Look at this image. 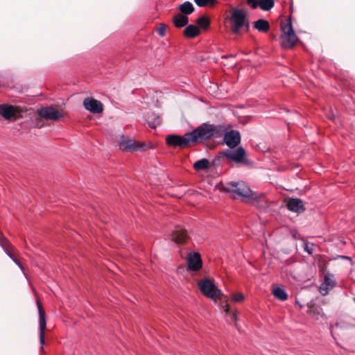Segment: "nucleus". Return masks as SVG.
<instances>
[{
	"label": "nucleus",
	"mask_w": 355,
	"mask_h": 355,
	"mask_svg": "<svg viewBox=\"0 0 355 355\" xmlns=\"http://www.w3.org/2000/svg\"><path fill=\"white\" fill-rule=\"evenodd\" d=\"M227 190L232 193L234 199H241L243 202L257 205L262 201L263 195L253 192L250 187L243 181L228 184Z\"/></svg>",
	"instance_id": "1"
},
{
	"label": "nucleus",
	"mask_w": 355,
	"mask_h": 355,
	"mask_svg": "<svg viewBox=\"0 0 355 355\" xmlns=\"http://www.w3.org/2000/svg\"><path fill=\"white\" fill-rule=\"evenodd\" d=\"M225 131V125H212L204 123L189 132L192 143L220 138Z\"/></svg>",
	"instance_id": "2"
},
{
	"label": "nucleus",
	"mask_w": 355,
	"mask_h": 355,
	"mask_svg": "<svg viewBox=\"0 0 355 355\" xmlns=\"http://www.w3.org/2000/svg\"><path fill=\"white\" fill-rule=\"evenodd\" d=\"M248 18L247 10L244 8H235L232 10L230 16V31L234 35H239Z\"/></svg>",
	"instance_id": "3"
},
{
	"label": "nucleus",
	"mask_w": 355,
	"mask_h": 355,
	"mask_svg": "<svg viewBox=\"0 0 355 355\" xmlns=\"http://www.w3.org/2000/svg\"><path fill=\"white\" fill-rule=\"evenodd\" d=\"M282 46L286 49H291L295 46L297 37L293 30L291 19L281 24Z\"/></svg>",
	"instance_id": "4"
},
{
	"label": "nucleus",
	"mask_w": 355,
	"mask_h": 355,
	"mask_svg": "<svg viewBox=\"0 0 355 355\" xmlns=\"http://www.w3.org/2000/svg\"><path fill=\"white\" fill-rule=\"evenodd\" d=\"M198 286L200 291L206 297L216 300L222 295V292L215 285L214 282L209 279H205L199 282Z\"/></svg>",
	"instance_id": "5"
},
{
	"label": "nucleus",
	"mask_w": 355,
	"mask_h": 355,
	"mask_svg": "<svg viewBox=\"0 0 355 355\" xmlns=\"http://www.w3.org/2000/svg\"><path fill=\"white\" fill-rule=\"evenodd\" d=\"M166 141L168 146L181 148H187L192 143L189 132L185 133L184 136L169 135L167 136Z\"/></svg>",
	"instance_id": "6"
},
{
	"label": "nucleus",
	"mask_w": 355,
	"mask_h": 355,
	"mask_svg": "<svg viewBox=\"0 0 355 355\" xmlns=\"http://www.w3.org/2000/svg\"><path fill=\"white\" fill-rule=\"evenodd\" d=\"M121 150L126 152L145 151L148 146L145 143H141L130 139L123 138L119 142Z\"/></svg>",
	"instance_id": "7"
},
{
	"label": "nucleus",
	"mask_w": 355,
	"mask_h": 355,
	"mask_svg": "<svg viewBox=\"0 0 355 355\" xmlns=\"http://www.w3.org/2000/svg\"><path fill=\"white\" fill-rule=\"evenodd\" d=\"M231 127V125H225V131L222 137H223L225 144L230 148H234L240 144L241 135L238 130H231L227 131Z\"/></svg>",
	"instance_id": "8"
},
{
	"label": "nucleus",
	"mask_w": 355,
	"mask_h": 355,
	"mask_svg": "<svg viewBox=\"0 0 355 355\" xmlns=\"http://www.w3.org/2000/svg\"><path fill=\"white\" fill-rule=\"evenodd\" d=\"M246 153L245 149L240 146L236 150H225L223 152V157L226 159L234 161L237 163H242L244 162Z\"/></svg>",
	"instance_id": "9"
},
{
	"label": "nucleus",
	"mask_w": 355,
	"mask_h": 355,
	"mask_svg": "<svg viewBox=\"0 0 355 355\" xmlns=\"http://www.w3.org/2000/svg\"><path fill=\"white\" fill-rule=\"evenodd\" d=\"M37 112L40 117L46 120L57 121L62 117V113L52 106L42 107L38 110Z\"/></svg>",
	"instance_id": "10"
},
{
	"label": "nucleus",
	"mask_w": 355,
	"mask_h": 355,
	"mask_svg": "<svg viewBox=\"0 0 355 355\" xmlns=\"http://www.w3.org/2000/svg\"><path fill=\"white\" fill-rule=\"evenodd\" d=\"M37 305L39 312V324H40V343L41 348L43 349V346L45 343L44 340V331L46 327V321L45 317V312L42 309L41 303L37 300Z\"/></svg>",
	"instance_id": "11"
},
{
	"label": "nucleus",
	"mask_w": 355,
	"mask_h": 355,
	"mask_svg": "<svg viewBox=\"0 0 355 355\" xmlns=\"http://www.w3.org/2000/svg\"><path fill=\"white\" fill-rule=\"evenodd\" d=\"M336 285L334 275L327 272L324 277V282L319 287L320 293L322 296L327 295Z\"/></svg>",
	"instance_id": "12"
},
{
	"label": "nucleus",
	"mask_w": 355,
	"mask_h": 355,
	"mask_svg": "<svg viewBox=\"0 0 355 355\" xmlns=\"http://www.w3.org/2000/svg\"><path fill=\"white\" fill-rule=\"evenodd\" d=\"M83 105L87 110L94 114H100L103 110V104L99 101L92 98H86L83 101Z\"/></svg>",
	"instance_id": "13"
},
{
	"label": "nucleus",
	"mask_w": 355,
	"mask_h": 355,
	"mask_svg": "<svg viewBox=\"0 0 355 355\" xmlns=\"http://www.w3.org/2000/svg\"><path fill=\"white\" fill-rule=\"evenodd\" d=\"M0 245L3 249L6 254L20 268L24 270V266L9 251L8 247L10 245L9 241L0 232Z\"/></svg>",
	"instance_id": "14"
},
{
	"label": "nucleus",
	"mask_w": 355,
	"mask_h": 355,
	"mask_svg": "<svg viewBox=\"0 0 355 355\" xmlns=\"http://www.w3.org/2000/svg\"><path fill=\"white\" fill-rule=\"evenodd\" d=\"M188 268L190 270L198 271L202 267V259L198 253H191L187 259Z\"/></svg>",
	"instance_id": "15"
},
{
	"label": "nucleus",
	"mask_w": 355,
	"mask_h": 355,
	"mask_svg": "<svg viewBox=\"0 0 355 355\" xmlns=\"http://www.w3.org/2000/svg\"><path fill=\"white\" fill-rule=\"evenodd\" d=\"M17 114L15 107L6 103L0 104V115L5 119L10 120Z\"/></svg>",
	"instance_id": "16"
},
{
	"label": "nucleus",
	"mask_w": 355,
	"mask_h": 355,
	"mask_svg": "<svg viewBox=\"0 0 355 355\" xmlns=\"http://www.w3.org/2000/svg\"><path fill=\"white\" fill-rule=\"evenodd\" d=\"M286 206L288 210L293 212L302 213L305 210L302 200L298 198L289 199Z\"/></svg>",
	"instance_id": "17"
},
{
	"label": "nucleus",
	"mask_w": 355,
	"mask_h": 355,
	"mask_svg": "<svg viewBox=\"0 0 355 355\" xmlns=\"http://www.w3.org/2000/svg\"><path fill=\"white\" fill-rule=\"evenodd\" d=\"M172 239L178 243H182L188 238L187 232L181 227H177L171 234Z\"/></svg>",
	"instance_id": "18"
},
{
	"label": "nucleus",
	"mask_w": 355,
	"mask_h": 355,
	"mask_svg": "<svg viewBox=\"0 0 355 355\" xmlns=\"http://www.w3.org/2000/svg\"><path fill=\"white\" fill-rule=\"evenodd\" d=\"M173 22L175 27L182 28L185 26L189 22V17L182 14H178L174 16Z\"/></svg>",
	"instance_id": "19"
},
{
	"label": "nucleus",
	"mask_w": 355,
	"mask_h": 355,
	"mask_svg": "<svg viewBox=\"0 0 355 355\" xmlns=\"http://www.w3.org/2000/svg\"><path fill=\"white\" fill-rule=\"evenodd\" d=\"M254 28L262 33H266L270 28L269 22L263 19H259L254 22Z\"/></svg>",
	"instance_id": "20"
},
{
	"label": "nucleus",
	"mask_w": 355,
	"mask_h": 355,
	"mask_svg": "<svg viewBox=\"0 0 355 355\" xmlns=\"http://www.w3.org/2000/svg\"><path fill=\"white\" fill-rule=\"evenodd\" d=\"M200 34V29L195 25L190 24L187 26L184 31V35L189 38H193Z\"/></svg>",
	"instance_id": "21"
},
{
	"label": "nucleus",
	"mask_w": 355,
	"mask_h": 355,
	"mask_svg": "<svg viewBox=\"0 0 355 355\" xmlns=\"http://www.w3.org/2000/svg\"><path fill=\"white\" fill-rule=\"evenodd\" d=\"M147 121L150 128H156L157 125H160L162 119L159 115L151 113L148 115Z\"/></svg>",
	"instance_id": "22"
},
{
	"label": "nucleus",
	"mask_w": 355,
	"mask_h": 355,
	"mask_svg": "<svg viewBox=\"0 0 355 355\" xmlns=\"http://www.w3.org/2000/svg\"><path fill=\"white\" fill-rule=\"evenodd\" d=\"M179 8L180 12H182V15L186 16L191 14L194 11L193 6L189 1H185L183 3L180 4Z\"/></svg>",
	"instance_id": "23"
},
{
	"label": "nucleus",
	"mask_w": 355,
	"mask_h": 355,
	"mask_svg": "<svg viewBox=\"0 0 355 355\" xmlns=\"http://www.w3.org/2000/svg\"><path fill=\"white\" fill-rule=\"evenodd\" d=\"M210 166L209 161L206 158H202L196 161L193 164V168L196 171H202L209 168Z\"/></svg>",
	"instance_id": "24"
},
{
	"label": "nucleus",
	"mask_w": 355,
	"mask_h": 355,
	"mask_svg": "<svg viewBox=\"0 0 355 355\" xmlns=\"http://www.w3.org/2000/svg\"><path fill=\"white\" fill-rule=\"evenodd\" d=\"M272 294L277 299L281 301H285L288 298V294L286 291L280 287L275 288L272 291Z\"/></svg>",
	"instance_id": "25"
},
{
	"label": "nucleus",
	"mask_w": 355,
	"mask_h": 355,
	"mask_svg": "<svg viewBox=\"0 0 355 355\" xmlns=\"http://www.w3.org/2000/svg\"><path fill=\"white\" fill-rule=\"evenodd\" d=\"M274 5V0H259V7L263 11L270 10Z\"/></svg>",
	"instance_id": "26"
},
{
	"label": "nucleus",
	"mask_w": 355,
	"mask_h": 355,
	"mask_svg": "<svg viewBox=\"0 0 355 355\" xmlns=\"http://www.w3.org/2000/svg\"><path fill=\"white\" fill-rule=\"evenodd\" d=\"M194 2L199 7H205L207 6H214L216 3V0H194Z\"/></svg>",
	"instance_id": "27"
},
{
	"label": "nucleus",
	"mask_w": 355,
	"mask_h": 355,
	"mask_svg": "<svg viewBox=\"0 0 355 355\" xmlns=\"http://www.w3.org/2000/svg\"><path fill=\"white\" fill-rule=\"evenodd\" d=\"M197 24L203 28H207L209 24V20L205 16H202L196 19Z\"/></svg>",
	"instance_id": "28"
},
{
	"label": "nucleus",
	"mask_w": 355,
	"mask_h": 355,
	"mask_svg": "<svg viewBox=\"0 0 355 355\" xmlns=\"http://www.w3.org/2000/svg\"><path fill=\"white\" fill-rule=\"evenodd\" d=\"M244 300V295L242 293H236L232 295V300L236 302H241Z\"/></svg>",
	"instance_id": "29"
},
{
	"label": "nucleus",
	"mask_w": 355,
	"mask_h": 355,
	"mask_svg": "<svg viewBox=\"0 0 355 355\" xmlns=\"http://www.w3.org/2000/svg\"><path fill=\"white\" fill-rule=\"evenodd\" d=\"M313 247H314V245L313 243H304V251H306V252H308V254H311L313 252Z\"/></svg>",
	"instance_id": "30"
},
{
	"label": "nucleus",
	"mask_w": 355,
	"mask_h": 355,
	"mask_svg": "<svg viewBox=\"0 0 355 355\" xmlns=\"http://www.w3.org/2000/svg\"><path fill=\"white\" fill-rule=\"evenodd\" d=\"M166 32V26L164 24H161V26L157 28V33L161 37H164Z\"/></svg>",
	"instance_id": "31"
},
{
	"label": "nucleus",
	"mask_w": 355,
	"mask_h": 355,
	"mask_svg": "<svg viewBox=\"0 0 355 355\" xmlns=\"http://www.w3.org/2000/svg\"><path fill=\"white\" fill-rule=\"evenodd\" d=\"M247 3L253 9H256L258 6H259V0H247Z\"/></svg>",
	"instance_id": "32"
},
{
	"label": "nucleus",
	"mask_w": 355,
	"mask_h": 355,
	"mask_svg": "<svg viewBox=\"0 0 355 355\" xmlns=\"http://www.w3.org/2000/svg\"><path fill=\"white\" fill-rule=\"evenodd\" d=\"M249 30H250V24H249L248 19L247 18L246 20L245 21L242 31H243L245 32H248Z\"/></svg>",
	"instance_id": "33"
},
{
	"label": "nucleus",
	"mask_w": 355,
	"mask_h": 355,
	"mask_svg": "<svg viewBox=\"0 0 355 355\" xmlns=\"http://www.w3.org/2000/svg\"><path fill=\"white\" fill-rule=\"evenodd\" d=\"M228 315H230V319H231L232 321L236 322L237 320V315H236V314L235 313L232 312Z\"/></svg>",
	"instance_id": "34"
},
{
	"label": "nucleus",
	"mask_w": 355,
	"mask_h": 355,
	"mask_svg": "<svg viewBox=\"0 0 355 355\" xmlns=\"http://www.w3.org/2000/svg\"><path fill=\"white\" fill-rule=\"evenodd\" d=\"M224 311L225 312V313L228 315L230 313H232L231 310H230V307L228 304H225L224 306Z\"/></svg>",
	"instance_id": "35"
},
{
	"label": "nucleus",
	"mask_w": 355,
	"mask_h": 355,
	"mask_svg": "<svg viewBox=\"0 0 355 355\" xmlns=\"http://www.w3.org/2000/svg\"><path fill=\"white\" fill-rule=\"evenodd\" d=\"M343 258H344V259H350L349 257H345V256H343Z\"/></svg>",
	"instance_id": "36"
},
{
	"label": "nucleus",
	"mask_w": 355,
	"mask_h": 355,
	"mask_svg": "<svg viewBox=\"0 0 355 355\" xmlns=\"http://www.w3.org/2000/svg\"><path fill=\"white\" fill-rule=\"evenodd\" d=\"M353 300H354V301L355 302V297H354V299H353Z\"/></svg>",
	"instance_id": "37"
}]
</instances>
